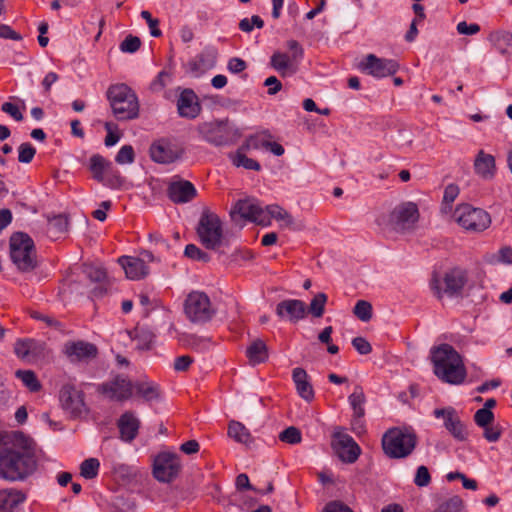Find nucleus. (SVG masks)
Wrapping results in <instances>:
<instances>
[{
  "mask_svg": "<svg viewBox=\"0 0 512 512\" xmlns=\"http://www.w3.org/2000/svg\"><path fill=\"white\" fill-rule=\"evenodd\" d=\"M34 441L23 433L15 435L11 447L0 449V479L9 482L23 481L37 468Z\"/></svg>",
  "mask_w": 512,
  "mask_h": 512,
  "instance_id": "obj_1",
  "label": "nucleus"
},
{
  "mask_svg": "<svg viewBox=\"0 0 512 512\" xmlns=\"http://www.w3.org/2000/svg\"><path fill=\"white\" fill-rule=\"evenodd\" d=\"M10 256L21 272H31L38 265L34 242L26 233L17 232L11 236Z\"/></svg>",
  "mask_w": 512,
  "mask_h": 512,
  "instance_id": "obj_5",
  "label": "nucleus"
},
{
  "mask_svg": "<svg viewBox=\"0 0 512 512\" xmlns=\"http://www.w3.org/2000/svg\"><path fill=\"white\" fill-rule=\"evenodd\" d=\"M246 357L252 366L265 363L269 358L268 346L262 339H254L246 348Z\"/></svg>",
  "mask_w": 512,
  "mask_h": 512,
  "instance_id": "obj_29",
  "label": "nucleus"
},
{
  "mask_svg": "<svg viewBox=\"0 0 512 512\" xmlns=\"http://www.w3.org/2000/svg\"><path fill=\"white\" fill-rule=\"evenodd\" d=\"M106 95L117 120L126 121L138 117V97L128 85L124 83L111 85Z\"/></svg>",
  "mask_w": 512,
  "mask_h": 512,
  "instance_id": "obj_4",
  "label": "nucleus"
},
{
  "mask_svg": "<svg viewBox=\"0 0 512 512\" xmlns=\"http://www.w3.org/2000/svg\"><path fill=\"white\" fill-rule=\"evenodd\" d=\"M249 149L250 148H247L246 142L241 147H239L235 153H230L229 158L233 165L236 167H243L247 170L259 171L261 169L259 162L245 155V152Z\"/></svg>",
  "mask_w": 512,
  "mask_h": 512,
  "instance_id": "obj_33",
  "label": "nucleus"
},
{
  "mask_svg": "<svg viewBox=\"0 0 512 512\" xmlns=\"http://www.w3.org/2000/svg\"><path fill=\"white\" fill-rule=\"evenodd\" d=\"M436 418L444 419V426L449 433L458 441H465L468 437L466 426L460 420L454 408L435 409L433 412Z\"/></svg>",
  "mask_w": 512,
  "mask_h": 512,
  "instance_id": "obj_17",
  "label": "nucleus"
},
{
  "mask_svg": "<svg viewBox=\"0 0 512 512\" xmlns=\"http://www.w3.org/2000/svg\"><path fill=\"white\" fill-rule=\"evenodd\" d=\"M467 282V272L459 267L448 270L442 280L437 275H433L430 286L438 299L443 297V294L448 296H455L461 293Z\"/></svg>",
  "mask_w": 512,
  "mask_h": 512,
  "instance_id": "obj_10",
  "label": "nucleus"
},
{
  "mask_svg": "<svg viewBox=\"0 0 512 512\" xmlns=\"http://www.w3.org/2000/svg\"><path fill=\"white\" fill-rule=\"evenodd\" d=\"M474 169L481 178L492 179L496 171L494 156L480 150L474 160Z\"/></svg>",
  "mask_w": 512,
  "mask_h": 512,
  "instance_id": "obj_28",
  "label": "nucleus"
},
{
  "mask_svg": "<svg viewBox=\"0 0 512 512\" xmlns=\"http://www.w3.org/2000/svg\"><path fill=\"white\" fill-rule=\"evenodd\" d=\"M431 482V476L426 466H419L416 471L414 483L418 487L428 486Z\"/></svg>",
  "mask_w": 512,
  "mask_h": 512,
  "instance_id": "obj_57",
  "label": "nucleus"
},
{
  "mask_svg": "<svg viewBox=\"0 0 512 512\" xmlns=\"http://www.w3.org/2000/svg\"><path fill=\"white\" fill-rule=\"evenodd\" d=\"M263 26L264 21L258 15H253L250 19L244 18L239 22V29L246 33L251 32L254 27L261 29Z\"/></svg>",
  "mask_w": 512,
  "mask_h": 512,
  "instance_id": "obj_51",
  "label": "nucleus"
},
{
  "mask_svg": "<svg viewBox=\"0 0 512 512\" xmlns=\"http://www.w3.org/2000/svg\"><path fill=\"white\" fill-rule=\"evenodd\" d=\"M464 502L460 496L454 495L439 504L434 512H461Z\"/></svg>",
  "mask_w": 512,
  "mask_h": 512,
  "instance_id": "obj_44",
  "label": "nucleus"
},
{
  "mask_svg": "<svg viewBox=\"0 0 512 512\" xmlns=\"http://www.w3.org/2000/svg\"><path fill=\"white\" fill-rule=\"evenodd\" d=\"M184 254L193 260H199L203 262H208L210 260L209 255L194 244H188L185 248Z\"/></svg>",
  "mask_w": 512,
  "mask_h": 512,
  "instance_id": "obj_55",
  "label": "nucleus"
},
{
  "mask_svg": "<svg viewBox=\"0 0 512 512\" xmlns=\"http://www.w3.org/2000/svg\"><path fill=\"white\" fill-rule=\"evenodd\" d=\"M149 151L152 160L162 164L174 162L181 156L182 152L176 145L166 139L154 142Z\"/></svg>",
  "mask_w": 512,
  "mask_h": 512,
  "instance_id": "obj_19",
  "label": "nucleus"
},
{
  "mask_svg": "<svg viewBox=\"0 0 512 512\" xmlns=\"http://www.w3.org/2000/svg\"><path fill=\"white\" fill-rule=\"evenodd\" d=\"M130 337L137 342V348L141 350L149 349L154 339V335L150 331L139 327L130 332Z\"/></svg>",
  "mask_w": 512,
  "mask_h": 512,
  "instance_id": "obj_41",
  "label": "nucleus"
},
{
  "mask_svg": "<svg viewBox=\"0 0 512 512\" xmlns=\"http://www.w3.org/2000/svg\"><path fill=\"white\" fill-rule=\"evenodd\" d=\"M100 462L96 458H88L80 465V474L85 479H94L99 473Z\"/></svg>",
  "mask_w": 512,
  "mask_h": 512,
  "instance_id": "obj_43",
  "label": "nucleus"
},
{
  "mask_svg": "<svg viewBox=\"0 0 512 512\" xmlns=\"http://www.w3.org/2000/svg\"><path fill=\"white\" fill-rule=\"evenodd\" d=\"M327 302V295L325 293L316 294L310 302L307 311L314 317L320 318L323 316L325 311V304Z\"/></svg>",
  "mask_w": 512,
  "mask_h": 512,
  "instance_id": "obj_45",
  "label": "nucleus"
},
{
  "mask_svg": "<svg viewBox=\"0 0 512 512\" xmlns=\"http://www.w3.org/2000/svg\"><path fill=\"white\" fill-rule=\"evenodd\" d=\"M120 438L125 442L133 441L140 428V420L134 415V413L127 411L121 415L117 423Z\"/></svg>",
  "mask_w": 512,
  "mask_h": 512,
  "instance_id": "obj_25",
  "label": "nucleus"
},
{
  "mask_svg": "<svg viewBox=\"0 0 512 512\" xmlns=\"http://www.w3.org/2000/svg\"><path fill=\"white\" fill-rule=\"evenodd\" d=\"M194 359L189 355H182L174 360L173 368L177 372H185L189 369Z\"/></svg>",
  "mask_w": 512,
  "mask_h": 512,
  "instance_id": "obj_60",
  "label": "nucleus"
},
{
  "mask_svg": "<svg viewBox=\"0 0 512 512\" xmlns=\"http://www.w3.org/2000/svg\"><path fill=\"white\" fill-rule=\"evenodd\" d=\"M172 81V74L166 70L161 71L151 82L150 90L154 93L161 92Z\"/></svg>",
  "mask_w": 512,
  "mask_h": 512,
  "instance_id": "obj_46",
  "label": "nucleus"
},
{
  "mask_svg": "<svg viewBox=\"0 0 512 512\" xmlns=\"http://www.w3.org/2000/svg\"><path fill=\"white\" fill-rule=\"evenodd\" d=\"M141 46V40L137 36L128 35L120 44V50L125 53H134Z\"/></svg>",
  "mask_w": 512,
  "mask_h": 512,
  "instance_id": "obj_54",
  "label": "nucleus"
},
{
  "mask_svg": "<svg viewBox=\"0 0 512 512\" xmlns=\"http://www.w3.org/2000/svg\"><path fill=\"white\" fill-rule=\"evenodd\" d=\"M1 110L9 114L16 121H21L23 119V115L19 108L11 102H4L1 106Z\"/></svg>",
  "mask_w": 512,
  "mask_h": 512,
  "instance_id": "obj_62",
  "label": "nucleus"
},
{
  "mask_svg": "<svg viewBox=\"0 0 512 512\" xmlns=\"http://www.w3.org/2000/svg\"><path fill=\"white\" fill-rule=\"evenodd\" d=\"M323 512H353L347 505L341 502L333 501L328 503Z\"/></svg>",
  "mask_w": 512,
  "mask_h": 512,
  "instance_id": "obj_64",
  "label": "nucleus"
},
{
  "mask_svg": "<svg viewBox=\"0 0 512 512\" xmlns=\"http://www.w3.org/2000/svg\"><path fill=\"white\" fill-rule=\"evenodd\" d=\"M167 194L174 203H187L197 196V191L191 182L180 180L169 184Z\"/></svg>",
  "mask_w": 512,
  "mask_h": 512,
  "instance_id": "obj_23",
  "label": "nucleus"
},
{
  "mask_svg": "<svg viewBox=\"0 0 512 512\" xmlns=\"http://www.w3.org/2000/svg\"><path fill=\"white\" fill-rule=\"evenodd\" d=\"M419 220V210L415 203L404 202L389 213H383L376 219L377 225L385 232L404 234L415 228Z\"/></svg>",
  "mask_w": 512,
  "mask_h": 512,
  "instance_id": "obj_3",
  "label": "nucleus"
},
{
  "mask_svg": "<svg viewBox=\"0 0 512 512\" xmlns=\"http://www.w3.org/2000/svg\"><path fill=\"white\" fill-rule=\"evenodd\" d=\"M133 385L126 377L118 375L114 379L103 383L100 390L110 399L124 401L131 397Z\"/></svg>",
  "mask_w": 512,
  "mask_h": 512,
  "instance_id": "obj_18",
  "label": "nucleus"
},
{
  "mask_svg": "<svg viewBox=\"0 0 512 512\" xmlns=\"http://www.w3.org/2000/svg\"><path fill=\"white\" fill-rule=\"evenodd\" d=\"M415 445V434L399 428L389 429L382 437L383 450L391 458H404L410 455Z\"/></svg>",
  "mask_w": 512,
  "mask_h": 512,
  "instance_id": "obj_7",
  "label": "nucleus"
},
{
  "mask_svg": "<svg viewBox=\"0 0 512 512\" xmlns=\"http://www.w3.org/2000/svg\"><path fill=\"white\" fill-rule=\"evenodd\" d=\"M488 40L501 54L512 55V33L495 31L490 33Z\"/></svg>",
  "mask_w": 512,
  "mask_h": 512,
  "instance_id": "obj_34",
  "label": "nucleus"
},
{
  "mask_svg": "<svg viewBox=\"0 0 512 512\" xmlns=\"http://www.w3.org/2000/svg\"><path fill=\"white\" fill-rule=\"evenodd\" d=\"M459 195V187L455 184H449L446 186L443 195L442 211L447 212L451 209V204Z\"/></svg>",
  "mask_w": 512,
  "mask_h": 512,
  "instance_id": "obj_48",
  "label": "nucleus"
},
{
  "mask_svg": "<svg viewBox=\"0 0 512 512\" xmlns=\"http://www.w3.org/2000/svg\"><path fill=\"white\" fill-rule=\"evenodd\" d=\"M31 347V340H18L14 345V352L19 358L24 359L29 355Z\"/></svg>",
  "mask_w": 512,
  "mask_h": 512,
  "instance_id": "obj_59",
  "label": "nucleus"
},
{
  "mask_svg": "<svg viewBox=\"0 0 512 512\" xmlns=\"http://www.w3.org/2000/svg\"><path fill=\"white\" fill-rule=\"evenodd\" d=\"M361 68L373 77L384 78L394 75L399 69V64L393 59L378 58L374 54H369L365 62L361 63Z\"/></svg>",
  "mask_w": 512,
  "mask_h": 512,
  "instance_id": "obj_16",
  "label": "nucleus"
},
{
  "mask_svg": "<svg viewBox=\"0 0 512 512\" xmlns=\"http://www.w3.org/2000/svg\"><path fill=\"white\" fill-rule=\"evenodd\" d=\"M453 218L459 226L473 233L483 232L491 225V216L487 211L466 203L456 207Z\"/></svg>",
  "mask_w": 512,
  "mask_h": 512,
  "instance_id": "obj_8",
  "label": "nucleus"
},
{
  "mask_svg": "<svg viewBox=\"0 0 512 512\" xmlns=\"http://www.w3.org/2000/svg\"><path fill=\"white\" fill-rule=\"evenodd\" d=\"M239 214L241 218L262 226L269 225L268 214L256 199H243L237 201L231 211L232 218Z\"/></svg>",
  "mask_w": 512,
  "mask_h": 512,
  "instance_id": "obj_14",
  "label": "nucleus"
},
{
  "mask_svg": "<svg viewBox=\"0 0 512 512\" xmlns=\"http://www.w3.org/2000/svg\"><path fill=\"white\" fill-rule=\"evenodd\" d=\"M197 235L206 249L216 250L223 242V227L219 216L205 209L199 219Z\"/></svg>",
  "mask_w": 512,
  "mask_h": 512,
  "instance_id": "obj_6",
  "label": "nucleus"
},
{
  "mask_svg": "<svg viewBox=\"0 0 512 512\" xmlns=\"http://www.w3.org/2000/svg\"><path fill=\"white\" fill-rule=\"evenodd\" d=\"M264 210L268 214L269 223L271 222V218L284 221L287 227H291L294 223L292 216L278 205H268Z\"/></svg>",
  "mask_w": 512,
  "mask_h": 512,
  "instance_id": "obj_42",
  "label": "nucleus"
},
{
  "mask_svg": "<svg viewBox=\"0 0 512 512\" xmlns=\"http://www.w3.org/2000/svg\"><path fill=\"white\" fill-rule=\"evenodd\" d=\"M15 376L22 381L30 392H38L42 385L32 370H17Z\"/></svg>",
  "mask_w": 512,
  "mask_h": 512,
  "instance_id": "obj_39",
  "label": "nucleus"
},
{
  "mask_svg": "<svg viewBox=\"0 0 512 512\" xmlns=\"http://www.w3.org/2000/svg\"><path fill=\"white\" fill-rule=\"evenodd\" d=\"M60 402L73 417L81 416L86 412L84 394L73 385L66 384L61 388Z\"/></svg>",
  "mask_w": 512,
  "mask_h": 512,
  "instance_id": "obj_15",
  "label": "nucleus"
},
{
  "mask_svg": "<svg viewBox=\"0 0 512 512\" xmlns=\"http://www.w3.org/2000/svg\"><path fill=\"white\" fill-rule=\"evenodd\" d=\"M338 441L335 446L338 457L346 463H354L360 453L361 449L354 439L347 434H338Z\"/></svg>",
  "mask_w": 512,
  "mask_h": 512,
  "instance_id": "obj_24",
  "label": "nucleus"
},
{
  "mask_svg": "<svg viewBox=\"0 0 512 512\" xmlns=\"http://www.w3.org/2000/svg\"><path fill=\"white\" fill-rule=\"evenodd\" d=\"M484 428V438L489 442H496L501 436V429L498 426L487 425Z\"/></svg>",
  "mask_w": 512,
  "mask_h": 512,
  "instance_id": "obj_63",
  "label": "nucleus"
},
{
  "mask_svg": "<svg viewBox=\"0 0 512 512\" xmlns=\"http://www.w3.org/2000/svg\"><path fill=\"white\" fill-rule=\"evenodd\" d=\"M112 167V163L99 154L92 155L89 160V170L93 178L103 183L104 173L108 172Z\"/></svg>",
  "mask_w": 512,
  "mask_h": 512,
  "instance_id": "obj_35",
  "label": "nucleus"
},
{
  "mask_svg": "<svg viewBox=\"0 0 512 512\" xmlns=\"http://www.w3.org/2000/svg\"><path fill=\"white\" fill-rule=\"evenodd\" d=\"M307 306L302 300L287 299L279 302L276 306V314L281 319H288L296 323L305 318Z\"/></svg>",
  "mask_w": 512,
  "mask_h": 512,
  "instance_id": "obj_20",
  "label": "nucleus"
},
{
  "mask_svg": "<svg viewBox=\"0 0 512 512\" xmlns=\"http://www.w3.org/2000/svg\"><path fill=\"white\" fill-rule=\"evenodd\" d=\"M198 135L215 146H225L233 142L234 131L228 120H213L197 126Z\"/></svg>",
  "mask_w": 512,
  "mask_h": 512,
  "instance_id": "obj_12",
  "label": "nucleus"
},
{
  "mask_svg": "<svg viewBox=\"0 0 512 512\" xmlns=\"http://www.w3.org/2000/svg\"><path fill=\"white\" fill-rule=\"evenodd\" d=\"M180 470V457L176 453L161 452L154 460L153 474L161 482L172 481L178 476Z\"/></svg>",
  "mask_w": 512,
  "mask_h": 512,
  "instance_id": "obj_13",
  "label": "nucleus"
},
{
  "mask_svg": "<svg viewBox=\"0 0 512 512\" xmlns=\"http://www.w3.org/2000/svg\"><path fill=\"white\" fill-rule=\"evenodd\" d=\"M217 58V50L206 48L195 59L189 62V68L193 73H198L214 66Z\"/></svg>",
  "mask_w": 512,
  "mask_h": 512,
  "instance_id": "obj_32",
  "label": "nucleus"
},
{
  "mask_svg": "<svg viewBox=\"0 0 512 512\" xmlns=\"http://www.w3.org/2000/svg\"><path fill=\"white\" fill-rule=\"evenodd\" d=\"M292 378L299 396L308 402L312 401L314 399V390L308 381L307 372L303 368H295L292 372Z\"/></svg>",
  "mask_w": 512,
  "mask_h": 512,
  "instance_id": "obj_30",
  "label": "nucleus"
},
{
  "mask_svg": "<svg viewBox=\"0 0 512 512\" xmlns=\"http://www.w3.org/2000/svg\"><path fill=\"white\" fill-rule=\"evenodd\" d=\"M141 17L146 20L150 28V33L153 37H160L162 35L161 30L158 28L159 20L153 18L149 11L143 10L141 12Z\"/></svg>",
  "mask_w": 512,
  "mask_h": 512,
  "instance_id": "obj_58",
  "label": "nucleus"
},
{
  "mask_svg": "<svg viewBox=\"0 0 512 512\" xmlns=\"http://www.w3.org/2000/svg\"><path fill=\"white\" fill-rule=\"evenodd\" d=\"M26 500V495L15 488L0 490V512H13L21 503Z\"/></svg>",
  "mask_w": 512,
  "mask_h": 512,
  "instance_id": "obj_27",
  "label": "nucleus"
},
{
  "mask_svg": "<svg viewBox=\"0 0 512 512\" xmlns=\"http://www.w3.org/2000/svg\"><path fill=\"white\" fill-rule=\"evenodd\" d=\"M134 158L135 153L133 147L131 145H124L117 153L115 161L121 165L130 164L134 161Z\"/></svg>",
  "mask_w": 512,
  "mask_h": 512,
  "instance_id": "obj_53",
  "label": "nucleus"
},
{
  "mask_svg": "<svg viewBox=\"0 0 512 512\" xmlns=\"http://www.w3.org/2000/svg\"><path fill=\"white\" fill-rule=\"evenodd\" d=\"M228 435L235 441L249 445L253 442V438L249 430L240 422L232 420L228 425Z\"/></svg>",
  "mask_w": 512,
  "mask_h": 512,
  "instance_id": "obj_37",
  "label": "nucleus"
},
{
  "mask_svg": "<svg viewBox=\"0 0 512 512\" xmlns=\"http://www.w3.org/2000/svg\"><path fill=\"white\" fill-rule=\"evenodd\" d=\"M286 46L289 53L276 51L270 58L271 67L279 72L282 77L296 74L304 57V49L297 40H288Z\"/></svg>",
  "mask_w": 512,
  "mask_h": 512,
  "instance_id": "obj_9",
  "label": "nucleus"
},
{
  "mask_svg": "<svg viewBox=\"0 0 512 512\" xmlns=\"http://www.w3.org/2000/svg\"><path fill=\"white\" fill-rule=\"evenodd\" d=\"M279 439L282 442H285V443H288V444H292V445L293 444H298L302 440L301 431L297 427L290 426V427L284 429L279 434Z\"/></svg>",
  "mask_w": 512,
  "mask_h": 512,
  "instance_id": "obj_49",
  "label": "nucleus"
},
{
  "mask_svg": "<svg viewBox=\"0 0 512 512\" xmlns=\"http://www.w3.org/2000/svg\"><path fill=\"white\" fill-rule=\"evenodd\" d=\"M352 345L361 355H367L372 351L371 344L364 337H355L352 340Z\"/></svg>",
  "mask_w": 512,
  "mask_h": 512,
  "instance_id": "obj_61",
  "label": "nucleus"
},
{
  "mask_svg": "<svg viewBox=\"0 0 512 512\" xmlns=\"http://www.w3.org/2000/svg\"><path fill=\"white\" fill-rule=\"evenodd\" d=\"M184 312L187 318L196 324L210 321L216 313L209 297L203 292H191L184 302Z\"/></svg>",
  "mask_w": 512,
  "mask_h": 512,
  "instance_id": "obj_11",
  "label": "nucleus"
},
{
  "mask_svg": "<svg viewBox=\"0 0 512 512\" xmlns=\"http://www.w3.org/2000/svg\"><path fill=\"white\" fill-rule=\"evenodd\" d=\"M269 138H271V135L266 133L263 135L251 136L247 139V148L258 149L262 147L269 150L276 156L283 155L285 152L283 146L277 142L270 141Z\"/></svg>",
  "mask_w": 512,
  "mask_h": 512,
  "instance_id": "obj_31",
  "label": "nucleus"
},
{
  "mask_svg": "<svg viewBox=\"0 0 512 512\" xmlns=\"http://www.w3.org/2000/svg\"><path fill=\"white\" fill-rule=\"evenodd\" d=\"M494 420V414L488 409H479L474 414V421L480 427H486L491 424Z\"/></svg>",
  "mask_w": 512,
  "mask_h": 512,
  "instance_id": "obj_56",
  "label": "nucleus"
},
{
  "mask_svg": "<svg viewBox=\"0 0 512 512\" xmlns=\"http://www.w3.org/2000/svg\"><path fill=\"white\" fill-rule=\"evenodd\" d=\"M119 264L125 271L127 278L139 280L148 274V267L144 259L132 256H122L118 259Z\"/></svg>",
  "mask_w": 512,
  "mask_h": 512,
  "instance_id": "obj_26",
  "label": "nucleus"
},
{
  "mask_svg": "<svg viewBox=\"0 0 512 512\" xmlns=\"http://www.w3.org/2000/svg\"><path fill=\"white\" fill-rule=\"evenodd\" d=\"M348 400L353 409V414L358 416L365 415L364 404L366 402V397L364 394V390L361 386H355L354 391L349 396Z\"/></svg>",
  "mask_w": 512,
  "mask_h": 512,
  "instance_id": "obj_38",
  "label": "nucleus"
},
{
  "mask_svg": "<svg viewBox=\"0 0 512 512\" xmlns=\"http://www.w3.org/2000/svg\"><path fill=\"white\" fill-rule=\"evenodd\" d=\"M18 151V161L21 163H30L36 154V149L29 142L22 143Z\"/></svg>",
  "mask_w": 512,
  "mask_h": 512,
  "instance_id": "obj_52",
  "label": "nucleus"
},
{
  "mask_svg": "<svg viewBox=\"0 0 512 512\" xmlns=\"http://www.w3.org/2000/svg\"><path fill=\"white\" fill-rule=\"evenodd\" d=\"M68 218L64 215H57L49 219L46 233L53 240L59 239L68 231Z\"/></svg>",
  "mask_w": 512,
  "mask_h": 512,
  "instance_id": "obj_36",
  "label": "nucleus"
},
{
  "mask_svg": "<svg viewBox=\"0 0 512 512\" xmlns=\"http://www.w3.org/2000/svg\"><path fill=\"white\" fill-rule=\"evenodd\" d=\"M353 312L358 319L367 322L372 317V305L368 301L359 300L354 306Z\"/></svg>",
  "mask_w": 512,
  "mask_h": 512,
  "instance_id": "obj_47",
  "label": "nucleus"
},
{
  "mask_svg": "<svg viewBox=\"0 0 512 512\" xmlns=\"http://www.w3.org/2000/svg\"><path fill=\"white\" fill-rule=\"evenodd\" d=\"M84 273L91 281L98 283H102L107 277L106 271L95 265H85Z\"/></svg>",
  "mask_w": 512,
  "mask_h": 512,
  "instance_id": "obj_50",
  "label": "nucleus"
},
{
  "mask_svg": "<svg viewBox=\"0 0 512 512\" xmlns=\"http://www.w3.org/2000/svg\"><path fill=\"white\" fill-rule=\"evenodd\" d=\"M434 374L443 382L458 385L466 378V368L462 357L449 344H441L431 350Z\"/></svg>",
  "mask_w": 512,
  "mask_h": 512,
  "instance_id": "obj_2",
  "label": "nucleus"
},
{
  "mask_svg": "<svg viewBox=\"0 0 512 512\" xmlns=\"http://www.w3.org/2000/svg\"><path fill=\"white\" fill-rule=\"evenodd\" d=\"M64 353L72 362L88 361L98 354L97 347L89 342L74 341L64 345Z\"/></svg>",
  "mask_w": 512,
  "mask_h": 512,
  "instance_id": "obj_21",
  "label": "nucleus"
},
{
  "mask_svg": "<svg viewBox=\"0 0 512 512\" xmlns=\"http://www.w3.org/2000/svg\"><path fill=\"white\" fill-rule=\"evenodd\" d=\"M135 389L137 394L143 397L146 401L157 400L160 397V389L158 385L152 382L136 383Z\"/></svg>",
  "mask_w": 512,
  "mask_h": 512,
  "instance_id": "obj_40",
  "label": "nucleus"
},
{
  "mask_svg": "<svg viewBox=\"0 0 512 512\" xmlns=\"http://www.w3.org/2000/svg\"><path fill=\"white\" fill-rule=\"evenodd\" d=\"M178 113L181 117L194 119L201 112L198 96L192 89H184L177 101Z\"/></svg>",
  "mask_w": 512,
  "mask_h": 512,
  "instance_id": "obj_22",
  "label": "nucleus"
}]
</instances>
